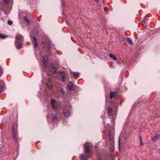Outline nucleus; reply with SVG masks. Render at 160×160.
I'll return each instance as SVG.
<instances>
[{
  "instance_id": "obj_18",
  "label": "nucleus",
  "mask_w": 160,
  "mask_h": 160,
  "mask_svg": "<svg viewBox=\"0 0 160 160\" xmlns=\"http://www.w3.org/2000/svg\"><path fill=\"white\" fill-rule=\"evenodd\" d=\"M25 21L28 23H29V21L28 19V18L26 17H24V18Z\"/></svg>"
},
{
  "instance_id": "obj_27",
  "label": "nucleus",
  "mask_w": 160,
  "mask_h": 160,
  "mask_svg": "<svg viewBox=\"0 0 160 160\" xmlns=\"http://www.w3.org/2000/svg\"><path fill=\"white\" fill-rule=\"evenodd\" d=\"M118 142H119V147H120V140H119V141H118Z\"/></svg>"
},
{
  "instance_id": "obj_3",
  "label": "nucleus",
  "mask_w": 160,
  "mask_h": 160,
  "mask_svg": "<svg viewBox=\"0 0 160 160\" xmlns=\"http://www.w3.org/2000/svg\"><path fill=\"white\" fill-rule=\"evenodd\" d=\"M9 1L10 0H1V6L4 10V13L6 15H8L11 10L10 8H9L7 7Z\"/></svg>"
},
{
  "instance_id": "obj_25",
  "label": "nucleus",
  "mask_w": 160,
  "mask_h": 160,
  "mask_svg": "<svg viewBox=\"0 0 160 160\" xmlns=\"http://www.w3.org/2000/svg\"><path fill=\"white\" fill-rule=\"evenodd\" d=\"M61 92L63 93H64V92L63 91V90L62 89V90H61Z\"/></svg>"
},
{
  "instance_id": "obj_14",
  "label": "nucleus",
  "mask_w": 160,
  "mask_h": 160,
  "mask_svg": "<svg viewBox=\"0 0 160 160\" xmlns=\"http://www.w3.org/2000/svg\"><path fill=\"white\" fill-rule=\"evenodd\" d=\"M33 42L34 43V47L36 48H37L38 47V44L37 42L36 39L35 37H33Z\"/></svg>"
},
{
  "instance_id": "obj_5",
  "label": "nucleus",
  "mask_w": 160,
  "mask_h": 160,
  "mask_svg": "<svg viewBox=\"0 0 160 160\" xmlns=\"http://www.w3.org/2000/svg\"><path fill=\"white\" fill-rule=\"evenodd\" d=\"M55 100L54 99H51L50 104L53 109H55L56 108L55 106Z\"/></svg>"
},
{
  "instance_id": "obj_16",
  "label": "nucleus",
  "mask_w": 160,
  "mask_h": 160,
  "mask_svg": "<svg viewBox=\"0 0 160 160\" xmlns=\"http://www.w3.org/2000/svg\"><path fill=\"white\" fill-rule=\"evenodd\" d=\"M109 56L110 58H112L114 60H117V58L115 55H112V54L110 53L109 54Z\"/></svg>"
},
{
  "instance_id": "obj_21",
  "label": "nucleus",
  "mask_w": 160,
  "mask_h": 160,
  "mask_svg": "<svg viewBox=\"0 0 160 160\" xmlns=\"http://www.w3.org/2000/svg\"><path fill=\"white\" fill-rule=\"evenodd\" d=\"M3 72L2 69L0 68V77L2 76Z\"/></svg>"
},
{
  "instance_id": "obj_6",
  "label": "nucleus",
  "mask_w": 160,
  "mask_h": 160,
  "mask_svg": "<svg viewBox=\"0 0 160 160\" xmlns=\"http://www.w3.org/2000/svg\"><path fill=\"white\" fill-rule=\"evenodd\" d=\"M48 58L46 56H44L43 57V64L44 66H47L48 64Z\"/></svg>"
},
{
  "instance_id": "obj_24",
  "label": "nucleus",
  "mask_w": 160,
  "mask_h": 160,
  "mask_svg": "<svg viewBox=\"0 0 160 160\" xmlns=\"http://www.w3.org/2000/svg\"><path fill=\"white\" fill-rule=\"evenodd\" d=\"M0 37L1 38H5V37H2V35L1 34H0Z\"/></svg>"
},
{
  "instance_id": "obj_17",
  "label": "nucleus",
  "mask_w": 160,
  "mask_h": 160,
  "mask_svg": "<svg viewBox=\"0 0 160 160\" xmlns=\"http://www.w3.org/2000/svg\"><path fill=\"white\" fill-rule=\"evenodd\" d=\"M58 118L57 117L56 115L54 116L53 117V120L54 121H58Z\"/></svg>"
},
{
  "instance_id": "obj_8",
  "label": "nucleus",
  "mask_w": 160,
  "mask_h": 160,
  "mask_svg": "<svg viewBox=\"0 0 160 160\" xmlns=\"http://www.w3.org/2000/svg\"><path fill=\"white\" fill-rule=\"evenodd\" d=\"M116 91H114L113 92H111L110 95V98L111 99L114 98L116 95Z\"/></svg>"
},
{
  "instance_id": "obj_29",
  "label": "nucleus",
  "mask_w": 160,
  "mask_h": 160,
  "mask_svg": "<svg viewBox=\"0 0 160 160\" xmlns=\"http://www.w3.org/2000/svg\"><path fill=\"white\" fill-rule=\"evenodd\" d=\"M97 2L98 1V0H97Z\"/></svg>"
},
{
  "instance_id": "obj_23",
  "label": "nucleus",
  "mask_w": 160,
  "mask_h": 160,
  "mask_svg": "<svg viewBox=\"0 0 160 160\" xmlns=\"http://www.w3.org/2000/svg\"><path fill=\"white\" fill-rule=\"evenodd\" d=\"M62 81L63 82H64L65 81V79L64 77H62Z\"/></svg>"
},
{
  "instance_id": "obj_15",
  "label": "nucleus",
  "mask_w": 160,
  "mask_h": 160,
  "mask_svg": "<svg viewBox=\"0 0 160 160\" xmlns=\"http://www.w3.org/2000/svg\"><path fill=\"white\" fill-rule=\"evenodd\" d=\"M108 138L109 141L111 142H112L113 141V138L112 136H111L110 135V132H109V134H108Z\"/></svg>"
},
{
  "instance_id": "obj_12",
  "label": "nucleus",
  "mask_w": 160,
  "mask_h": 160,
  "mask_svg": "<svg viewBox=\"0 0 160 160\" xmlns=\"http://www.w3.org/2000/svg\"><path fill=\"white\" fill-rule=\"evenodd\" d=\"M108 113L109 116H110L112 113V110L110 108L108 107L107 109Z\"/></svg>"
},
{
  "instance_id": "obj_7",
  "label": "nucleus",
  "mask_w": 160,
  "mask_h": 160,
  "mask_svg": "<svg viewBox=\"0 0 160 160\" xmlns=\"http://www.w3.org/2000/svg\"><path fill=\"white\" fill-rule=\"evenodd\" d=\"M12 138L15 141H17L16 133L14 130H13L12 132Z\"/></svg>"
},
{
  "instance_id": "obj_20",
  "label": "nucleus",
  "mask_w": 160,
  "mask_h": 160,
  "mask_svg": "<svg viewBox=\"0 0 160 160\" xmlns=\"http://www.w3.org/2000/svg\"><path fill=\"white\" fill-rule=\"evenodd\" d=\"M3 90V87L2 86H0V93H1Z\"/></svg>"
},
{
  "instance_id": "obj_26",
  "label": "nucleus",
  "mask_w": 160,
  "mask_h": 160,
  "mask_svg": "<svg viewBox=\"0 0 160 160\" xmlns=\"http://www.w3.org/2000/svg\"><path fill=\"white\" fill-rule=\"evenodd\" d=\"M47 47H48V49H50V46H47Z\"/></svg>"
},
{
  "instance_id": "obj_4",
  "label": "nucleus",
  "mask_w": 160,
  "mask_h": 160,
  "mask_svg": "<svg viewBox=\"0 0 160 160\" xmlns=\"http://www.w3.org/2000/svg\"><path fill=\"white\" fill-rule=\"evenodd\" d=\"M62 112L63 114L65 117H67L70 115V113L66 109H63Z\"/></svg>"
},
{
  "instance_id": "obj_19",
  "label": "nucleus",
  "mask_w": 160,
  "mask_h": 160,
  "mask_svg": "<svg viewBox=\"0 0 160 160\" xmlns=\"http://www.w3.org/2000/svg\"><path fill=\"white\" fill-rule=\"evenodd\" d=\"M8 25H11L12 24V21L11 20H8Z\"/></svg>"
},
{
  "instance_id": "obj_1",
  "label": "nucleus",
  "mask_w": 160,
  "mask_h": 160,
  "mask_svg": "<svg viewBox=\"0 0 160 160\" xmlns=\"http://www.w3.org/2000/svg\"><path fill=\"white\" fill-rule=\"evenodd\" d=\"M91 144L88 142L85 143L84 145V154L81 155L79 156L80 160H87L88 158H90L92 155V150L91 148Z\"/></svg>"
},
{
  "instance_id": "obj_9",
  "label": "nucleus",
  "mask_w": 160,
  "mask_h": 160,
  "mask_svg": "<svg viewBox=\"0 0 160 160\" xmlns=\"http://www.w3.org/2000/svg\"><path fill=\"white\" fill-rule=\"evenodd\" d=\"M68 87L70 90H72L74 89V87L72 83L71 82H69L68 85Z\"/></svg>"
},
{
  "instance_id": "obj_22",
  "label": "nucleus",
  "mask_w": 160,
  "mask_h": 160,
  "mask_svg": "<svg viewBox=\"0 0 160 160\" xmlns=\"http://www.w3.org/2000/svg\"><path fill=\"white\" fill-rule=\"evenodd\" d=\"M140 145H142L143 144V143L142 141V138L140 136Z\"/></svg>"
},
{
  "instance_id": "obj_28",
  "label": "nucleus",
  "mask_w": 160,
  "mask_h": 160,
  "mask_svg": "<svg viewBox=\"0 0 160 160\" xmlns=\"http://www.w3.org/2000/svg\"><path fill=\"white\" fill-rule=\"evenodd\" d=\"M155 137V138H158V137H157V136H156Z\"/></svg>"
},
{
  "instance_id": "obj_2",
  "label": "nucleus",
  "mask_w": 160,
  "mask_h": 160,
  "mask_svg": "<svg viewBox=\"0 0 160 160\" xmlns=\"http://www.w3.org/2000/svg\"><path fill=\"white\" fill-rule=\"evenodd\" d=\"M15 44L16 47L19 49L22 48V43L24 41L23 37L20 34H18L15 36Z\"/></svg>"
},
{
  "instance_id": "obj_10",
  "label": "nucleus",
  "mask_w": 160,
  "mask_h": 160,
  "mask_svg": "<svg viewBox=\"0 0 160 160\" xmlns=\"http://www.w3.org/2000/svg\"><path fill=\"white\" fill-rule=\"evenodd\" d=\"M126 40L129 44L131 45H133V43L132 41L129 37H127Z\"/></svg>"
},
{
  "instance_id": "obj_13",
  "label": "nucleus",
  "mask_w": 160,
  "mask_h": 160,
  "mask_svg": "<svg viewBox=\"0 0 160 160\" xmlns=\"http://www.w3.org/2000/svg\"><path fill=\"white\" fill-rule=\"evenodd\" d=\"M70 73L76 77H78L80 75L79 73L78 72H74L71 71Z\"/></svg>"
},
{
  "instance_id": "obj_11",
  "label": "nucleus",
  "mask_w": 160,
  "mask_h": 160,
  "mask_svg": "<svg viewBox=\"0 0 160 160\" xmlns=\"http://www.w3.org/2000/svg\"><path fill=\"white\" fill-rule=\"evenodd\" d=\"M51 71L53 73H56L57 72V69L53 65L51 66Z\"/></svg>"
}]
</instances>
